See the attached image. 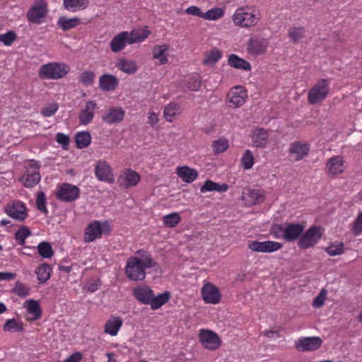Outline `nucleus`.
I'll return each mask as SVG.
<instances>
[{
  "instance_id": "nucleus-54",
  "label": "nucleus",
  "mask_w": 362,
  "mask_h": 362,
  "mask_svg": "<svg viewBox=\"0 0 362 362\" xmlns=\"http://www.w3.org/2000/svg\"><path fill=\"white\" fill-rule=\"evenodd\" d=\"M201 84H202L201 78L199 76L195 75V76H192V77H190V78L188 81L187 87L191 90L197 91L200 88Z\"/></svg>"
},
{
  "instance_id": "nucleus-27",
  "label": "nucleus",
  "mask_w": 362,
  "mask_h": 362,
  "mask_svg": "<svg viewBox=\"0 0 362 362\" xmlns=\"http://www.w3.org/2000/svg\"><path fill=\"white\" fill-rule=\"evenodd\" d=\"M177 174L184 182L191 183L198 177V173L195 169L187 166H182L177 168Z\"/></svg>"
},
{
  "instance_id": "nucleus-64",
  "label": "nucleus",
  "mask_w": 362,
  "mask_h": 362,
  "mask_svg": "<svg viewBox=\"0 0 362 362\" xmlns=\"http://www.w3.org/2000/svg\"><path fill=\"white\" fill-rule=\"evenodd\" d=\"M149 119H150L151 124H155L158 120V116L155 113L151 114V115L149 116Z\"/></svg>"
},
{
  "instance_id": "nucleus-26",
  "label": "nucleus",
  "mask_w": 362,
  "mask_h": 362,
  "mask_svg": "<svg viewBox=\"0 0 362 362\" xmlns=\"http://www.w3.org/2000/svg\"><path fill=\"white\" fill-rule=\"evenodd\" d=\"M228 64L234 69H240L244 71H250L251 65L245 59L239 57L235 54H231L228 56Z\"/></svg>"
},
{
  "instance_id": "nucleus-21",
  "label": "nucleus",
  "mask_w": 362,
  "mask_h": 362,
  "mask_svg": "<svg viewBox=\"0 0 362 362\" xmlns=\"http://www.w3.org/2000/svg\"><path fill=\"white\" fill-rule=\"evenodd\" d=\"M118 84L117 78L110 74H105L99 78V88L103 91L114 90Z\"/></svg>"
},
{
  "instance_id": "nucleus-61",
  "label": "nucleus",
  "mask_w": 362,
  "mask_h": 362,
  "mask_svg": "<svg viewBox=\"0 0 362 362\" xmlns=\"http://www.w3.org/2000/svg\"><path fill=\"white\" fill-rule=\"evenodd\" d=\"M185 13L187 14L198 16L200 18H202V14H203V13L201 11L200 8L195 6H189V8H187L185 10Z\"/></svg>"
},
{
  "instance_id": "nucleus-48",
  "label": "nucleus",
  "mask_w": 362,
  "mask_h": 362,
  "mask_svg": "<svg viewBox=\"0 0 362 362\" xmlns=\"http://www.w3.org/2000/svg\"><path fill=\"white\" fill-rule=\"evenodd\" d=\"M344 245L342 243H332L329 246H328L325 251L330 255V256H336V255H340L344 253Z\"/></svg>"
},
{
  "instance_id": "nucleus-35",
  "label": "nucleus",
  "mask_w": 362,
  "mask_h": 362,
  "mask_svg": "<svg viewBox=\"0 0 362 362\" xmlns=\"http://www.w3.org/2000/svg\"><path fill=\"white\" fill-rule=\"evenodd\" d=\"M246 92L240 87H235L231 92L230 102L236 107L241 106L245 101Z\"/></svg>"
},
{
  "instance_id": "nucleus-52",
  "label": "nucleus",
  "mask_w": 362,
  "mask_h": 362,
  "mask_svg": "<svg viewBox=\"0 0 362 362\" xmlns=\"http://www.w3.org/2000/svg\"><path fill=\"white\" fill-rule=\"evenodd\" d=\"M304 33V28H294L289 30L288 36L293 41V42L296 43L303 37Z\"/></svg>"
},
{
  "instance_id": "nucleus-50",
  "label": "nucleus",
  "mask_w": 362,
  "mask_h": 362,
  "mask_svg": "<svg viewBox=\"0 0 362 362\" xmlns=\"http://www.w3.org/2000/svg\"><path fill=\"white\" fill-rule=\"evenodd\" d=\"M242 165L245 170L250 169L254 164V156L250 150H246L241 159Z\"/></svg>"
},
{
  "instance_id": "nucleus-55",
  "label": "nucleus",
  "mask_w": 362,
  "mask_h": 362,
  "mask_svg": "<svg viewBox=\"0 0 362 362\" xmlns=\"http://www.w3.org/2000/svg\"><path fill=\"white\" fill-rule=\"evenodd\" d=\"M95 78V74L90 71H86L81 75L80 81L85 86L91 85Z\"/></svg>"
},
{
  "instance_id": "nucleus-56",
  "label": "nucleus",
  "mask_w": 362,
  "mask_h": 362,
  "mask_svg": "<svg viewBox=\"0 0 362 362\" xmlns=\"http://www.w3.org/2000/svg\"><path fill=\"white\" fill-rule=\"evenodd\" d=\"M352 231L354 235H358L362 233V212L359 213L353 223Z\"/></svg>"
},
{
  "instance_id": "nucleus-59",
  "label": "nucleus",
  "mask_w": 362,
  "mask_h": 362,
  "mask_svg": "<svg viewBox=\"0 0 362 362\" xmlns=\"http://www.w3.org/2000/svg\"><path fill=\"white\" fill-rule=\"evenodd\" d=\"M326 298V291L322 289L320 294L313 299V305L315 308H320L323 305Z\"/></svg>"
},
{
  "instance_id": "nucleus-42",
  "label": "nucleus",
  "mask_w": 362,
  "mask_h": 362,
  "mask_svg": "<svg viewBox=\"0 0 362 362\" xmlns=\"http://www.w3.org/2000/svg\"><path fill=\"white\" fill-rule=\"evenodd\" d=\"M221 52L219 49L214 48L210 52L206 53L203 62L204 64L214 65L221 59Z\"/></svg>"
},
{
  "instance_id": "nucleus-12",
  "label": "nucleus",
  "mask_w": 362,
  "mask_h": 362,
  "mask_svg": "<svg viewBox=\"0 0 362 362\" xmlns=\"http://www.w3.org/2000/svg\"><path fill=\"white\" fill-rule=\"evenodd\" d=\"M79 188L71 184L64 183L59 186L56 193L57 198L64 202H71L78 198Z\"/></svg>"
},
{
  "instance_id": "nucleus-40",
  "label": "nucleus",
  "mask_w": 362,
  "mask_h": 362,
  "mask_svg": "<svg viewBox=\"0 0 362 362\" xmlns=\"http://www.w3.org/2000/svg\"><path fill=\"white\" fill-rule=\"evenodd\" d=\"M37 252L43 258L49 259L54 255V251L49 242H41L37 247Z\"/></svg>"
},
{
  "instance_id": "nucleus-34",
  "label": "nucleus",
  "mask_w": 362,
  "mask_h": 362,
  "mask_svg": "<svg viewBox=\"0 0 362 362\" xmlns=\"http://www.w3.org/2000/svg\"><path fill=\"white\" fill-rule=\"evenodd\" d=\"M52 269L48 264H42L35 271L37 278L40 284H45L50 278Z\"/></svg>"
},
{
  "instance_id": "nucleus-2",
  "label": "nucleus",
  "mask_w": 362,
  "mask_h": 362,
  "mask_svg": "<svg viewBox=\"0 0 362 362\" xmlns=\"http://www.w3.org/2000/svg\"><path fill=\"white\" fill-rule=\"evenodd\" d=\"M133 296L141 304L149 305L152 310H157L165 304L170 295L165 291L156 296L153 290L148 286H138L133 289Z\"/></svg>"
},
{
  "instance_id": "nucleus-53",
  "label": "nucleus",
  "mask_w": 362,
  "mask_h": 362,
  "mask_svg": "<svg viewBox=\"0 0 362 362\" xmlns=\"http://www.w3.org/2000/svg\"><path fill=\"white\" fill-rule=\"evenodd\" d=\"M212 147L215 153H221L224 152L228 148V144L226 140L219 139L213 142Z\"/></svg>"
},
{
  "instance_id": "nucleus-43",
  "label": "nucleus",
  "mask_w": 362,
  "mask_h": 362,
  "mask_svg": "<svg viewBox=\"0 0 362 362\" xmlns=\"http://www.w3.org/2000/svg\"><path fill=\"white\" fill-rule=\"evenodd\" d=\"M3 329L6 332H21L23 330V325L14 318L8 319L6 321Z\"/></svg>"
},
{
  "instance_id": "nucleus-5",
  "label": "nucleus",
  "mask_w": 362,
  "mask_h": 362,
  "mask_svg": "<svg viewBox=\"0 0 362 362\" xmlns=\"http://www.w3.org/2000/svg\"><path fill=\"white\" fill-rule=\"evenodd\" d=\"M110 230V226L107 221L101 223L99 221H94L86 228L84 241L86 243L93 242L95 239L100 238L103 234L109 235Z\"/></svg>"
},
{
  "instance_id": "nucleus-46",
  "label": "nucleus",
  "mask_w": 362,
  "mask_h": 362,
  "mask_svg": "<svg viewBox=\"0 0 362 362\" xmlns=\"http://www.w3.org/2000/svg\"><path fill=\"white\" fill-rule=\"evenodd\" d=\"M223 16V10L221 8H214L203 13L202 18L206 20L216 21Z\"/></svg>"
},
{
  "instance_id": "nucleus-45",
  "label": "nucleus",
  "mask_w": 362,
  "mask_h": 362,
  "mask_svg": "<svg viewBox=\"0 0 362 362\" xmlns=\"http://www.w3.org/2000/svg\"><path fill=\"white\" fill-rule=\"evenodd\" d=\"M163 219L165 226L174 228L180 221L181 218L178 213L174 212L163 216Z\"/></svg>"
},
{
  "instance_id": "nucleus-15",
  "label": "nucleus",
  "mask_w": 362,
  "mask_h": 362,
  "mask_svg": "<svg viewBox=\"0 0 362 362\" xmlns=\"http://www.w3.org/2000/svg\"><path fill=\"white\" fill-rule=\"evenodd\" d=\"M322 343L319 337H302L296 342V348L300 351H313L318 349Z\"/></svg>"
},
{
  "instance_id": "nucleus-60",
  "label": "nucleus",
  "mask_w": 362,
  "mask_h": 362,
  "mask_svg": "<svg viewBox=\"0 0 362 362\" xmlns=\"http://www.w3.org/2000/svg\"><path fill=\"white\" fill-rule=\"evenodd\" d=\"M40 165L38 162H35L33 160H31L30 163L29 164L27 171L25 174L40 173Z\"/></svg>"
},
{
  "instance_id": "nucleus-7",
  "label": "nucleus",
  "mask_w": 362,
  "mask_h": 362,
  "mask_svg": "<svg viewBox=\"0 0 362 362\" xmlns=\"http://www.w3.org/2000/svg\"><path fill=\"white\" fill-rule=\"evenodd\" d=\"M329 93V83L327 80L322 78L309 90L308 100L310 104L315 105L324 100Z\"/></svg>"
},
{
  "instance_id": "nucleus-57",
  "label": "nucleus",
  "mask_w": 362,
  "mask_h": 362,
  "mask_svg": "<svg viewBox=\"0 0 362 362\" xmlns=\"http://www.w3.org/2000/svg\"><path fill=\"white\" fill-rule=\"evenodd\" d=\"M58 105L57 103L49 104L41 110V114L45 117H51L55 114L58 110Z\"/></svg>"
},
{
  "instance_id": "nucleus-3",
  "label": "nucleus",
  "mask_w": 362,
  "mask_h": 362,
  "mask_svg": "<svg viewBox=\"0 0 362 362\" xmlns=\"http://www.w3.org/2000/svg\"><path fill=\"white\" fill-rule=\"evenodd\" d=\"M305 229L300 223H284L273 224L271 226V234L276 238L284 239L287 242L299 240Z\"/></svg>"
},
{
  "instance_id": "nucleus-41",
  "label": "nucleus",
  "mask_w": 362,
  "mask_h": 362,
  "mask_svg": "<svg viewBox=\"0 0 362 362\" xmlns=\"http://www.w3.org/2000/svg\"><path fill=\"white\" fill-rule=\"evenodd\" d=\"M31 235V231L28 227L22 226L15 233V239L20 245H24L25 239Z\"/></svg>"
},
{
  "instance_id": "nucleus-19",
  "label": "nucleus",
  "mask_w": 362,
  "mask_h": 362,
  "mask_svg": "<svg viewBox=\"0 0 362 362\" xmlns=\"http://www.w3.org/2000/svg\"><path fill=\"white\" fill-rule=\"evenodd\" d=\"M310 146L306 143L294 141L290 144L289 153L296 156V160H302L308 155Z\"/></svg>"
},
{
  "instance_id": "nucleus-18",
  "label": "nucleus",
  "mask_w": 362,
  "mask_h": 362,
  "mask_svg": "<svg viewBox=\"0 0 362 362\" xmlns=\"http://www.w3.org/2000/svg\"><path fill=\"white\" fill-rule=\"evenodd\" d=\"M140 181V175L135 171L126 170L117 179V183L124 188L135 186Z\"/></svg>"
},
{
  "instance_id": "nucleus-6",
  "label": "nucleus",
  "mask_w": 362,
  "mask_h": 362,
  "mask_svg": "<svg viewBox=\"0 0 362 362\" xmlns=\"http://www.w3.org/2000/svg\"><path fill=\"white\" fill-rule=\"evenodd\" d=\"M322 236V228L313 226L300 235L298 246L300 249H308L315 246Z\"/></svg>"
},
{
  "instance_id": "nucleus-38",
  "label": "nucleus",
  "mask_w": 362,
  "mask_h": 362,
  "mask_svg": "<svg viewBox=\"0 0 362 362\" xmlns=\"http://www.w3.org/2000/svg\"><path fill=\"white\" fill-rule=\"evenodd\" d=\"M41 180L40 173L24 174L19 180L23 182L25 187H33Z\"/></svg>"
},
{
  "instance_id": "nucleus-63",
  "label": "nucleus",
  "mask_w": 362,
  "mask_h": 362,
  "mask_svg": "<svg viewBox=\"0 0 362 362\" xmlns=\"http://www.w3.org/2000/svg\"><path fill=\"white\" fill-rule=\"evenodd\" d=\"M87 286L89 291L94 292L98 288V284L95 281L93 283H89Z\"/></svg>"
},
{
  "instance_id": "nucleus-16",
  "label": "nucleus",
  "mask_w": 362,
  "mask_h": 362,
  "mask_svg": "<svg viewBox=\"0 0 362 362\" xmlns=\"http://www.w3.org/2000/svg\"><path fill=\"white\" fill-rule=\"evenodd\" d=\"M202 296L205 303L211 304L218 303L221 298L218 288L210 283L205 284L202 288Z\"/></svg>"
},
{
  "instance_id": "nucleus-14",
  "label": "nucleus",
  "mask_w": 362,
  "mask_h": 362,
  "mask_svg": "<svg viewBox=\"0 0 362 362\" xmlns=\"http://www.w3.org/2000/svg\"><path fill=\"white\" fill-rule=\"evenodd\" d=\"M281 243L272 240H266L263 242L255 240L248 244L249 249L257 252H273L281 249Z\"/></svg>"
},
{
  "instance_id": "nucleus-11",
  "label": "nucleus",
  "mask_w": 362,
  "mask_h": 362,
  "mask_svg": "<svg viewBox=\"0 0 362 362\" xmlns=\"http://www.w3.org/2000/svg\"><path fill=\"white\" fill-rule=\"evenodd\" d=\"M47 13V4L44 0L36 1L27 13V18L30 23L40 24Z\"/></svg>"
},
{
  "instance_id": "nucleus-36",
  "label": "nucleus",
  "mask_w": 362,
  "mask_h": 362,
  "mask_svg": "<svg viewBox=\"0 0 362 362\" xmlns=\"http://www.w3.org/2000/svg\"><path fill=\"white\" fill-rule=\"evenodd\" d=\"M88 4V0H64V8L73 12L85 8Z\"/></svg>"
},
{
  "instance_id": "nucleus-28",
  "label": "nucleus",
  "mask_w": 362,
  "mask_h": 362,
  "mask_svg": "<svg viewBox=\"0 0 362 362\" xmlns=\"http://www.w3.org/2000/svg\"><path fill=\"white\" fill-rule=\"evenodd\" d=\"M343 160L340 156H334L329 159L327 168L329 174L335 175L344 171Z\"/></svg>"
},
{
  "instance_id": "nucleus-44",
  "label": "nucleus",
  "mask_w": 362,
  "mask_h": 362,
  "mask_svg": "<svg viewBox=\"0 0 362 362\" xmlns=\"http://www.w3.org/2000/svg\"><path fill=\"white\" fill-rule=\"evenodd\" d=\"M180 106L177 103H170L164 109V117L168 122H172L173 117L178 113Z\"/></svg>"
},
{
  "instance_id": "nucleus-32",
  "label": "nucleus",
  "mask_w": 362,
  "mask_h": 362,
  "mask_svg": "<svg viewBox=\"0 0 362 362\" xmlns=\"http://www.w3.org/2000/svg\"><path fill=\"white\" fill-rule=\"evenodd\" d=\"M169 49V46L166 44L156 45L153 50V57L159 60L161 64H165L168 62V58L165 52Z\"/></svg>"
},
{
  "instance_id": "nucleus-17",
  "label": "nucleus",
  "mask_w": 362,
  "mask_h": 362,
  "mask_svg": "<svg viewBox=\"0 0 362 362\" xmlns=\"http://www.w3.org/2000/svg\"><path fill=\"white\" fill-rule=\"evenodd\" d=\"M96 177L103 182L112 183L114 182L110 165L106 161H99L95 167Z\"/></svg>"
},
{
  "instance_id": "nucleus-30",
  "label": "nucleus",
  "mask_w": 362,
  "mask_h": 362,
  "mask_svg": "<svg viewBox=\"0 0 362 362\" xmlns=\"http://www.w3.org/2000/svg\"><path fill=\"white\" fill-rule=\"evenodd\" d=\"M81 24V19L77 17L68 18L64 16L59 18L57 25L63 30L66 31L77 27Z\"/></svg>"
},
{
  "instance_id": "nucleus-4",
  "label": "nucleus",
  "mask_w": 362,
  "mask_h": 362,
  "mask_svg": "<svg viewBox=\"0 0 362 362\" xmlns=\"http://www.w3.org/2000/svg\"><path fill=\"white\" fill-rule=\"evenodd\" d=\"M149 35L148 31L141 33L123 31L115 35L110 43V49L117 53L122 51L127 44L132 45L140 42L146 39Z\"/></svg>"
},
{
  "instance_id": "nucleus-49",
  "label": "nucleus",
  "mask_w": 362,
  "mask_h": 362,
  "mask_svg": "<svg viewBox=\"0 0 362 362\" xmlns=\"http://www.w3.org/2000/svg\"><path fill=\"white\" fill-rule=\"evenodd\" d=\"M36 207L37 209L47 214V209L46 208V197L45 194L43 192H38L36 197Z\"/></svg>"
},
{
  "instance_id": "nucleus-8",
  "label": "nucleus",
  "mask_w": 362,
  "mask_h": 362,
  "mask_svg": "<svg viewBox=\"0 0 362 362\" xmlns=\"http://www.w3.org/2000/svg\"><path fill=\"white\" fill-rule=\"evenodd\" d=\"M233 20L236 25L249 28L257 23L259 20V13H252L247 11L244 8H239L233 14Z\"/></svg>"
},
{
  "instance_id": "nucleus-29",
  "label": "nucleus",
  "mask_w": 362,
  "mask_h": 362,
  "mask_svg": "<svg viewBox=\"0 0 362 362\" xmlns=\"http://www.w3.org/2000/svg\"><path fill=\"white\" fill-rule=\"evenodd\" d=\"M228 189V185L226 183L218 184L211 180L205 181L204 184L202 186L200 191L202 193L206 192H224Z\"/></svg>"
},
{
  "instance_id": "nucleus-31",
  "label": "nucleus",
  "mask_w": 362,
  "mask_h": 362,
  "mask_svg": "<svg viewBox=\"0 0 362 362\" xmlns=\"http://www.w3.org/2000/svg\"><path fill=\"white\" fill-rule=\"evenodd\" d=\"M122 325V320L119 317H111L105 323V332L111 336H115L117 335Z\"/></svg>"
},
{
  "instance_id": "nucleus-39",
  "label": "nucleus",
  "mask_w": 362,
  "mask_h": 362,
  "mask_svg": "<svg viewBox=\"0 0 362 362\" xmlns=\"http://www.w3.org/2000/svg\"><path fill=\"white\" fill-rule=\"evenodd\" d=\"M27 305V312L34 316L35 320L40 318L42 315L41 308L39 303L33 299H30L25 301Z\"/></svg>"
},
{
  "instance_id": "nucleus-10",
  "label": "nucleus",
  "mask_w": 362,
  "mask_h": 362,
  "mask_svg": "<svg viewBox=\"0 0 362 362\" xmlns=\"http://www.w3.org/2000/svg\"><path fill=\"white\" fill-rule=\"evenodd\" d=\"M67 73L65 66L62 64L51 63L41 66L39 76L42 78L58 79L64 76Z\"/></svg>"
},
{
  "instance_id": "nucleus-51",
  "label": "nucleus",
  "mask_w": 362,
  "mask_h": 362,
  "mask_svg": "<svg viewBox=\"0 0 362 362\" xmlns=\"http://www.w3.org/2000/svg\"><path fill=\"white\" fill-rule=\"evenodd\" d=\"M16 33L10 30L5 34L0 35V42L6 46H10L16 40Z\"/></svg>"
},
{
  "instance_id": "nucleus-62",
  "label": "nucleus",
  "mask_w": 362,
  "mask_h": 362,
  "mask_svg": "<svg viewBox=\"0 0 362 362\" xmlns=\"http://www.w3.org/2000/svg\"><path fill=\"white\" fill-rule=\"evenodd\" d=\"M16 274L11 272H0V281H7L13 279Z\"/></svg>"
},
{
  "instance_id": "nucleus-47",
  "label": "nucleus",
  "mask_w": 362,
  "mask_h": 362,
  "mask_svg": "<svg viewBox=\"0 0 362 362\" xmlns=\"http://www.w3.org/2000/svg\"><path fill=\"white\" fill-rule=\"evenodd\" d=\"M30 292V288L25 286L23 283L17 281L15 286L12 288L11 293L16 294L17 296L24 298L28 296Z\"/></svg>"
},
{
  "instance_id": "nucleus-58",
  "label": "nucleus",
  "mask_w": 362,
  "mask_h": 362,
  "mask_svg": "<svg viewBox=\"0 0 362 362\" xmlns=\"http://www.w3.org/2000/svg\"><path fill=\"white\" fill-rule=\"evenodd\" d=\"M57 141L62 146L63 149H67L69 145L70 139L69 136L63 133H57L56 135Z\"/></svg>"
},
{
  "instance_id": "nucleus-24",
  "label": "nucleus",
  "mask_w": 362,
  "mask_h": 362,
  "mask_svg": "<svg viewBox=\"0 0 362 362\" xmlns=\"http://www.w3.org/2000/svg\"><path fill=\"white\" fill-rule=\"evenodd\" d=\"M252 144L255 147L264 148L268 140V132L263 128H256L252 136Z\"/></svg>"
},
{
  "instance_id": "nucleus-25",
  "label": "nucleus",
  "mask_w": 362,
  "mask_h": 362,
  "mask_svg": "<svg viewBox=\"0 0 362 362\" xmlns=\"http://www.w3.org/2000/svg\"><path fill=\"white\" fill-rule=\"evenodd\" d=\"M242 200L245 201L247 205L252 206L262 202L264 197L257 190L247 189L243 193Z\"/></svg>"
},
{
  "instance_id": "nucleus-13",
  "label": "nucleus",
  "mask_w": 362,
  "mask_h": 362,
  "mask_svg": "<svg viewBox=\"0 0 362 362\" xmlns=\"http://www.w3.org/2000/svg\"><path fill=\"white\" fill-rule=\"evenodd\" d=\"M199 337L202 346L207 349L216 350L220 346L221 340L219 337L211 330L202 329Z\"/></svg>"
},
{
  "instance_id": "nucleus-33",
  "label": "nucleus",
  "mask_w": 362,
  "mask_h": 362,
  "mask_svg": "<svg viewBox=\"0 0 362 362\" xmlns=\"http://www.w3.org/2000/svg\"><path fill=\"white\" fill-rule=\"evenodd\" d=\"M117 67L127 74H133L138 69L137 64L134 61L125 59H120L117 64Z\"/></svg>"
},
{
  "instance_id": "nucleus-9",
  "label": "nucleus",
  "mask_w": 362,
  "mask_h": 362,
  "mask_svg": "<svg viewBox=\"0 0 362 362\" xmlns=\"http://www.w3.org/2000/svg\"><path fill=\"white\" fill-rule=\"evenodd\" d=\"M4 211L9 217L21 222L24 221L28 216L25 204L19 200L8 203Z\"/></svg>"
},
{
  "instance_id": "nucleus-37",
  "label": "nucleus",
  "mask_w": 362,
  "mask_h": 362,
  "mask_svg": "<svg viewBox=\"0 0 362 362\" xmlns=\"http://www.w3.org/2000/svg\"><path fill=\"white\" fill-rule=\"evenodd\" d=\"M75 141L78 148H86L91 142L90 134L86 131L78 132L75 136Z\"/></svg>"
},
{
  "instance_id": "nucleus-23",
  "label": "nucleus",
  "mask_w": 362,
  "mask_h": 362,
  "mask_svg": "<svg viewBox=\"0 0 362 362\" xmlns=\"http://www.w3.org/2000/svg\"><path fill=\"white\" fill-rule=\"evenodd\" d=\"M96 107L95 102L89 100L86 104V108L83 110L78 116L81 124L86 125L89 124L93 119L94 114L90 110H95Z\"/></svg>"
},
{
  "instance_id": "nucleus-22",
  "label": "nucleus",
  "mask_w": 362,
  "mask_h": 362,
  "mask_svg": "<svg viewBox=\"0 0 362 362\" xmlns=\"http://www.w3.org/2000/svg\"><path fill=\"white\" fill-rule=\"evenodd\" d=\"M268 46L264 39H250L247 44V51L251 54L259 55L263 54Z\"/></svg>"
},
{
  "instance_id": "nucleus-20",
  "label": "nucleus",
  "mask_w": 362,
  "mask_h": 362,
  "mask_svg": "<svg viewBox=\"0 0 362 362\" xmlns=\"http://www.w3.org/2000/svg\"><path fill=\"white\" fill-rule=\"evenodd\" d=\"M124 111L121 107H113L103 116V121L108 124L119 123L124 119Z\"/></svg>"
},
{
  "instance_id": "nucleus-1",
  "label": "nucleus",
  "mask_w": 362,
  "mask_h": 362,
  "mask_svg": "<svg viewBox=\"0 0 362 362\" xmlns=\"http://www.w3.org/2000/svg\"><path fill=\"white\" fill-rule=\"evenodd\" d=\"M139 257H130L125 267L127 277L132 281H142L146 277V269L152 268L155 272L160 270L159 264L154 261L150 253L143 250L136 252Z\"/></svg>"
}]
</instances>
